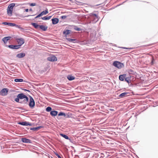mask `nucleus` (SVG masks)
<instances>
[{
	"mask_svg": "<svg viewBox=\"0 0 158 158\" xmlns=\"http://www.w3.org/2000/svg\"><path fill=\"white\" fill-rule=\"evenodd\" d=\"M32 25L34 27L38 29L40 25H39L35 23H31Z\"/></svg>",
	"mask_w": 158,
	"mask_h": 158,
	"instance_id": "aec40b11",
	"label": "nucleus"
},
{
	"mask_svg": "<svg viewBox=\"0 0 158 158\" xmlns=\"http://www.w3.org/2000/svg\"><path fill=\"white\" fill-rule=\"evenodd\" d=\"M25 11L27 12L28 11V9H26L25 10Z\"/></svg>",
	"mask_w": 158,
	"mask_h": 158,
	"instance_id": "37998d69",
	"label": "nucleus"
},
{
	"mask_svg": "<svg viewBox=\"0 0 158 158\" xmlns=\"http://www.w3.org/2000/svg\"><path fill=\"white\" fill-rule=\"evenodd\" d=\"M89 21H90V22H89V23H92V22H91L90 21V19H89Z\"/></svg>",
	"mask_w": 158,
	"mask_h": 158,
	"instance_id": "de8ad7c7",
	"label": "nucleus"
},
{
	"mask_svg": "<svg viewBox=\"0 0 158 158\" xmlns=\"http://www.w3.org/2000/svg\"><path fill=\"white\" fill-rule=\"evenodd\" d=\"M52 16H49L48 17H46V16L44 17H43L42 18V19L44 20H48L50 19L52 17Z\"/></svg>",
	"mask_w": 158,
	"mask_h": 158,
	"instance_id": "bb28decb",
	"label": "nucleus"
},
{
	"mask_svg": "<svg viewBox=\"0 0 158 158\" xmlns=\"http://www.w3.org/2000/svg\"><path fill=\"white\" fill-rule=\"evenodd\" d=\"M74 29L78 31H80L81 30V28H78L77 27H75Z\"/></svg>",
	"mask_w": 158,
	"mask_h": 158,
	"instance_id": "e433bc0d",
	"label": "nucleus"
},
{
	"mask_svg": "<svg viewBox=\"0 0 158 158\" xmlns=\"http://www.w3.org/2000/svg\"><path fill=\"white\" fill-rule=\"evenodd\" d=\"M67 78L69 81H72L75 79V77L71 75H69L67 76Z\"/></svg>",
	"mask_w": 158,
	"mask_h": 158,
	"instance_id": "6ab92c4d",
	"label": "nucleus"
},
{
	"mask_svg": "<svg viewBox=\"0 0 158 158\" xmlns=\"http://www.w3.org/2000/svg\"><path fill=\"white\" fill-rule=\"evenodd\" d=\"M52 23L53 24H57L59 21V19L56 18L52 19Z\"/></svg>",
	"mask_w": 158,
	"mask_h": 158,
	"instance_id": "ddd939ff",
	"label": "nucleus"
},
{
	"mask_svg": "<svg viewBox=\"0 0 158 158\" xmlns=\"http://www.w3.org/2000/svg\"><path fill=\"white\" fill-rule=\"evenodd\" d=\"M93 138H96V137H93Z\"/></svg>",
	"mask_w": 158,
	"mask_h": 158,
	"instance_id": "09e8293b",
	"label": "nucleus"
},
{
	"mask_svg": "<svg viewBox=\"0 0 158 158\" xmlns=\"http://www.w3.org/2000/svg\"><path fill=\"white\" fill-rule=\"evenodd\" d=\"M89 149H92L91 148H89Z\"/></svg>",
	"mask_w": 158,
	"mask_h": 158,
	"instance_id": "3c124183",
	"label": "nucleus"
},
{
	"mask_svg": "<svg viewBox=\"0 0 158 158\" xmlns=\"http://www.w3.org/2000/svg\"><path fill=\"white\" fill-rule=\"evenodd\" d=\"M113 65L115 67L119 69H121L124 66L123 63L118 61H114L113 63Z\"/></svg>",
	"mask_w": 158,
	"mask_h": 158,
	"instance_id": "7ed1b4c3",
	"label": "nucleus"
},
{
	"mask_svg": "<svg viewBox=\"0 0 158 158\" xmlns=\"http://www.w3.org/2000/svg\"><path fill=\"white\" fill-rule=\"evenodd\" d=\"M124 48L127 49V48Z\"/></svg>",
	"mask_w": 158,
	"mask_h": 158,
	"instance_id": "603ef678",
	"label": "nucleus"
},
{
	"mask_svg": "<svg viewBox=\"0 0 158 158\" xmlns=\"http://www.w3.org/2000/svg\"><path fill=\"white\" fill-rule=\"evenodd\" d=\"M40 29L44 31H46L47 29V27L43 25H40L39 27Z\"/></svg>",
	"mask_w": 158,
	"mask_h": 158,
	"instance_id": "dca6fc26",
	"label": "nucleus"
},
{
	"mask_svg": "<svg viewBox=\"0 0 158 158\" xmlns=\"http://www.w3.org/2000/svg\"><path fill=\"white\" fill-rule=\"evenodd\" d=\"M2 24L4 25H8L9 26H16L17 27L18 26V25L12 23H7L6 22H4L2 23Z\"/></svg>",
	"mask_w": 158,
	"mask_h": 158,
	"instance_id": "1a4fd4ad",
	"label": "nucleus"
},
{
	"mask_svg": "<svg viewBox=\"0 0 158 158\" xmlns=\"http://www.w3.org/2000/svg\"><path fill=\"white\" fill-rule=\"evenodd\" d=\"M101 155H102L101 156V157H102V158H103V157H104V154H103V153H101Z\"/></svg>",
	"mask_w": 158,
	"mask_h": 158,
	"instance_id": "79ce46f5",
	"label": "nucleus"
},
{
	"mask_svg": "<svg viewBox=\"0 0 158 158\" xmlns=\"http://www.w3.org/2000/svg\"><path fill=\"white\" fill-rule=\"evenodd\" d=\"M16 40L20 47L24 43V40L23 38L16 39Z\"/></svg>",
	"mask_w": 158,
	"mask_h": 158,
	"instance_id": "423d86ee",
	"label": "nucleus"
},
{
	"mask_svg": "<svg viewBox=\"0 0 158 158\" xmlns=\"http://www.w3.org/2000/svg\"><path fill=\"white\" fill-rule=\"evenodd\" d=\"M153 60H154V59L153 58L152 59V62H151V64H153Z\"/></svg>",
	"mask_w": 158,
	"mask_h": 158,
	"instance_id": "c03bdc74",
	"label": "nucleus"
},
{
	"mask_svg": "<svg viewBox=\"0 0 158 158\" xmlns=\"http://www.w3.org/2000/svg\"><path fill=\"white\" fill-rule=\"evenodd\" d=\"M15 3H12L10 4L8 6V8H10L11 9H13V8L15 6Z\"/></svg>",
	"mask_w": 158,
	"mask_h": 158,
	"instance_id": "cd10ccee",
	"label": "nucleus"
},
{
	"mask_svg": "<svg viewBox=\"0 0 158 158\" xmlns=\"http://www.w3.org/2000/svg\"><path fill=\"white\" fill-rule=\"evenodd\" d=\"M8 92V89L6 88H4L0 92V94L2 96H5L7 95Z\"/></svg>",
	"mask_w": 158,
	"mask_h": 158,
	"instance_id": "0eeeda50",
	"label": "nucleus"
},
{
	"mask_svg": "<svg viewBox=\"0 0 158 158\" xmlns=\"http://www.w3.org/2000/svg\"><path fill=\"white\" fill-rule=\"evenodd\" d=\"M55 154L58 157V158H62L58 153H55Z\"/></svg>",
	"mask_w": 158,
	"mask_h": 158,
	"instance_id": "ea45409f",
	"label": "nucleus"
},
{
	"mask_svg": "<svg viewBox=\"0 0 158 158\" xmlns=\"http://www.w3.org/2000/svg\"><path fill=\"white\" fill-rule=\"evenodd\" d=\"M59 116H63L64 117L66 116V114L65 113L62 112H60L58 114Z\"/></svg>",
	"mask_w": 158,
	"mask_h": 158,
	"instance_id": "c756f323",
	"label": "nucleus"
},
{
	"mask_svg": "<svg viewBox=\"0 0 158 158\" xmlns=\"http://www.w3.org/2000/svg\"><path fill=\"white\" fill-rule=\"evenodd\" d=\"M89 146H92V144H94V143H96V142L95 141L93 142H92L90 140H89Z\"/></svg>",
	"mask_w": 158,
	"mask_h": 158,
	"instance_id": "72a5a7b5",
	"label": "nucleus"
},
{
	"mask_svg": "<svg viewBox=\"0 0 158 158\" xmlns=\"http://www.w3.org/2000/svg\"><path fill=\"white\" fill-rule=\"evenodd\" d=\"M47 60L50 61H54L57 60V58L54 55H50L47 58Z\"/></svg>",
	"mask_w": 158,
	"mask_h": 158,
	"instance_id": "39448f33",
	"label": "nucleus"
},
{
	"mask_svg": "<svg viewBox=\"0 0 158 158\" xmlns=\"http://www.w3.org/2000/svg\"><path fill=\"white\" fill-rule=\"evenodd\" d=\"M60 135H61V136H62V137H64L66 139L70 140V139L69 138L68 136L66 135H64V134H60Z\"/></svg>",
	"mask_w": 158,
	"mask_h": 158,
	"instance_id": "393cba45",
	"label": "nucleus"
},
{
	"mask_svg": "<svg viewBox=\"0 0 158 158\" xmlns=\"http://www.w3.org/2000/svg\"><path fill=\"white\" fill-rule=\"evenodd\" d=\"M19 100H20L19 98L17 97L15 99V101L16 102H19V103H23L22 101H21V100H20V101H19Z\"/></svg>",
	"mask_w": 158,
	"mask_h": 158,
	"instance_id": "7c9ffc66",
	"label": "nucleus"
},
{
	"mask_svg": "<svg viewBox=\"0 0 158 158\" xmlns=\"http://www.w3.org/2000/svg\"><path fill=\"white\" fill-rule=\"evenodd\" d=\"M71 32V31L69 30H64L63 31V34L65 35H68Z\"/></svg>",
	"mask_w": 158,
	"mask_h": 158,
	"instance_id": "5701e85b",
	"label": "nucleus"
},
{
	"mask_svg": "<svg viewBox=\"0 0 158 158\" xmlns=\"http://www.w3.org/2000/svg\"><path fill=\"white\" fill-rule=\"evenodd\" d=\"M25 53H20L16 55V56L17 57L20 58L23 57H24L25 56Z\"/></svg>",
	"mask_w": 158,
	"mask_h": 158,
	"instance_id": "a211bd4d",
	"label": "nucleus"
},
{
	"mask_svg": "<svg viewBox=\"0 0 158 158\" xmlns=\"http://www.w3.org/2000/svg\"><path fill=\"white\" fill-rule=\"evenodd\" d=\"M89 19H90V21L92 22V23H96L99 19L98 13L94 11L89 14Z\"/></svg>",
	"mask_w": 158,
	"mask_h": 158,
	"instance_id": "f257e3e1",
	"label": "nucleus"
},
{
	"mask_svg": "<svg viewBox=\"0 0 158 158\" xmlns=\"http://www.w3.org/2000/svg\"><path fill=\"white\" fill-rule=\"evenodd\" d=\"M19 124L20 125H21L23 126H31V123H29L28 122H19Z\"/></svg>",
	"mask_w": 158,
	"mask_h": 158,
	"instance_id": "9d476101",
	"label": "nucleus"
},
{
	"mask_svg": "<svg viewBox=\"0 0 158 158\" xmlns=\"http://www.w3.org/2000/svg\"><path fill=\"white\" fill-rule=\"evenodd\" d=\"M25 90L27 91L28 92H30V91L29 90H28L25 89Z\"/></svg>",
	"mask_w": 158,
	"mask_h": 158,
	"instance_id": "49530a36",
	"label": "nucleus"
},
{
	"mask_svg": "<svg viewBox=\"0 0 158 158\" xmlns=\"http://www.w3.org/2000/svg\"><path fill=\"white\" fill-rule=\"evenodd\" d=\"M129 96V93L127 92H124L120 94L119 97L122 98H124Z\"/></svg>",
	"mask_w": 158,
	"mask_h": 158,
	"instance_id": "9b49d317",
	"label": "nucleus"
},
{
	"mask_svg": "<svg viewBox=\"0 0 158 158\" xmlns=\"http://www.w3.org/2000/svg\"><path fill=\"white\" fill-rule=\"evenodd\" d=\"M11 38L10 36H7L3 38L2 39V41L5 44L7 43L8 41Z\"/></svg>",
	"mask_w": 158,
	"mask_h": 158,
	"instance_id": "6e6552de",
	"label": "nucleus"
},
{
	"mask_svg": "<svg viewBox=\"0 0 158 158\" xmlns=\"http://www.w3.org/2000/svg\"><path fill=\"white\" fill-rule=\"evenodd\" d=\"M13 10V9L8 8V7L7 12V14L11 16L12 15Z\"/></svg>",
	"mask_w": 158,
	"mask_h": 158,
	"instance_id": "2eb2a0df",
	"label": "nucleus"
},
{
	"mask_svg": "<svg viewBox=\"0 0 158 158\" xmlns=\"http://www.w3.org/2000/svg\"><path fill=\"white\" fill-rule=\"evenodd\" d=\"M29 97L30 100L28 105L31 108L33 109L34 108L35 105V102L32 97L29 96Z\"/></svg>",
	"mask_w": 158,
	"mask_h": 158,
	"instance_id": "20e7f679",
	"label": "nucleus"
},
{
	"mask_svg": "<svg viewBox=\"0 0 158 158\" xmlns=\"http://www.w3.org/2000/svg\"><path fill=\"white\" fill-rule=\"evenodd\" d=\"M36 4L35 3H31L30 4V5L31 6H36Z\"/></svg>",
	"mask_w": 158,
	"mask_h": 158,
	"instance_id": "c9c22d12",
	"label": "nucleus"
},
{
	"mask_svg": "<svg viewBox=\"0 0 158 158\" xmlns=\"http://www.w3.org/2000/svg\"><path fill=\"white\" fill-rule=\"evenodd\" d=\"M42 127V126H39L38 127H34L33 128H31V130H34V131H36L38 130L39 129H40V128Z\"/></svg>",
	"mask_w": 158,
	"mask_h": 158,
	"instance_id": "a878e982",
	"label": "nucleus"
},
{
	"mask_svg": "<svg viewBox=\"0 0 158 158\" xmlns=\"http://www.w3.org/2000/svg\"><path fill=\"white\" fill-rule=\"evenodd\" d=\"M96 35V31H94L93 33H91L90 34V36L91 37L92 36V38H94L93 40H94Z\"/></svg>",
	"mask_w": 158,
	"mask_h": 158,
	"instance_id": "b1692460",
	"label": "nucleus"
},
{
	"mask_svg": "<svg viewBox=\"0 0 158 158\" xmlns=\"http://www.w3.org/2000/svg\"><path fill=\"white\" fill-rule=\"evenodd\" d=\"M14 81L16 82H21L23 81L22 79L16 78L15 79Z\"/></svg>",
	"mask_w": 158,
	"mask_h": 158,
	"instance_id": "c85d7f7f",
	"label": "nucleus"
},
{
	"mask_svg": "<svg viewBox=\"0 0 158 158\" xmlns=\"http://www.w3.org/2000/svg\"><path fill=\"white\" fill-rule=\"evenodd\" d=\"M21 140L23 143H31V141L29 139L22 138L21 139Z\"/></svg>",
	"mask_w": 158,
	"mask_h": 158,
	"instance_id": "4468645a",
	"label": "nucleus"
},
{
	"mask_svg": "<svg viewBox=\"0 0 158 158\" xmlns=\"http://www.w3.org/2000/svg\"><path fill=\"white\" fill-rule=\"evenodd\" d=\"M17 97L19 98L20 100L23 99L22 101L23 103H26L28 100V98L23 93L18 94Z\"/></svg>",
	"mask_w": 158,
	"mask_h": 158,
	"instance_id": "f03ea898",
	"label": "nucleus"
},
{
	"mask_svg": "<svg viewBox=\"0 0 158 158\" xmlns=\"http://www.w3.org/2000/svg\"><path fill=\"white\" fill-rule=\"evenodd\" d=\"M52 110V108L51 107L48 106L47 107L46 109V110L47 112H49Z\"/></svg>",
	"mask_w": 158,
	"mask_h": 158,
	"instance_id": "2f4dec72",
	"label": "nucleus"
},
{
	"mask_svg": "<svg viewBox=\"0 0 158 158\" xmlns=\"http://www.w3.org/2000/svg\"><path fill=\"white\" fill-rule=\"evenodd\" d=\"M92 153V152H91V153H90L91 154Z\"/></svg>",
	"mask_w": 158,
	"mask_h": 158,
	"instance_id": "8fccbe9b",
	"label": "nucleus"
},
{
	"mask_svg": "<svg viewBox=\"0 0 158 158\" xmlns=\"http://www.w3.org/2000/svg\"><path fill=\"white\" fill-rule=\"evenodd\" d=\"M68 40L69 41V42H74V41H76V40L74 39H68Z\"/></svg>",
	"mask_w": 158,
	"mask_h": 158,
	"instance_id": "473e14b6",
	"label": "nucleus"
},
{
	"mask_svg": "<svg viewBox=\"0 0 158 158\" xmlns=\"http://www.w3.org/2000/svg\"><path fill=\"white\" fill-rule=\"evenodd\" d=\"M41 15L40 14H39V15H37L35 18V19H36L38 18H39L40 17H41Z\"/></svg>",
	"mask_w": 158,
	"mask_h": 158,
	"instance_id": "a19ab883",
	"label": "nucleus"
},
{
	"mask_svg": "<svg viewBox=\"0 0 158 158\" xmlns=\"http://www.w3.org/2000/svg\"><path fill=\"white\" fill-rule=\"evenodd\" d=\"M89 134H92V132H93V134H94V133H96V132H94L92 130H90V129H89Z\"/></svg>",
	"mask_w": 158,
	"mask_h": 158,
	"instance_id": "4c0bfd02",
	"label": "nucleus"
},
{
	"mask_svg": "<svg viewBox=\"0 0 158 158\" xmlns=\"http://www.w3.org/2000/svg\"><path fill=\"white\" fill-rule=\"evenodd\" d=\"M6 46H8L9 48L11 49H18L20 48L19 46L18 45H6Z\"/></svg>",
	"mask_w": 158,
	"mask_h": 158,
	"instance_id": "f8f14e48",
	"label": "nucleus"
},
{
	"mask_svg": "<svg viewBox=\"0 0 158 158\" xmlns=\"http://www.w3.org/2000/svg\"><path fill=\"white\" fill-rule=\"evenodd\" d=\"M125 74H123L122 75L119 76V79L121 81H123L124 80L125 77Z\"/></svg>",
	"mask_w": 158,
	"mask_h": 158,
	"instance_id": "412c9836",
	"label": "nucleus"
},
{
	"mask_svg": "<svg viewBox=\"0 0 158 158\" xmlns=\"http://www.w3.org/2000/svg\"><path fill=\"white\" fill-rule=\"evenodd\" d=\"M66 16L65 15L62 16L61 18L62 19H65L66 18Z\"/></svg>",
	"mask_w": 158,
	"mask_h": 158,
	"instance_id": "58836bf2",
	"label": "nucleus"
},
{
	"mask_svg": "<svg viewBox=\"0 0 158 158\" xmlns=\"http://www.w3.org/2000/svg\"><path fill=\"white\" fill-rule=\"evenodd\" d=\"M48 13V10L47 9L45 11H42L41 13H40L41 16H43L44 15H45L47 14Z\"/></svg>",
	"mask_w": 158,
	"mask_h": 158,
	"instance_id": "4be33fe9",
	"label": "nucleus"
},
{
	"mask_svg": "<svg viewBox=\"0 0 158 158\" xmlns=\"http://www.w3.org/2000/svg\"><path fill=\"white\" fill-rule=\"evenodd\" d=\"M29 11H32V9H29Z\"/></svg>",
	"mask_w": 158,
	"mask_h": 158,
	"instance_id": "a18cd8bd",
	"label": "nucleus"
},
{
	"mask_svg": "<svg viewBox=\"0 0 158 158\" xmlns=\"http://www.w3.org/2000/svg\"><path fill=\"white\" fill-rule=\"evenodd\" d=\"M125 80L128 83H129V79L128 77H126L125 79Z\"/></svg>",
	"mask_w": 158,
	"mask_h": 158,
	"instance_id": "f704fd0d",
	"label": "nucleus"
},
{
	"mask_svg": "<svg viewBox=\"0 0 158 158\" xmlns=\"http://www.w3.org/2000/svg\"><path fill=\"white\" fill-rule=\"evenodd\" d=\"M58 113V112L56 111L53 110L51 111L50 112L51 115L53 116H55L57 115Z\"/></svg>",
	"mask_w": 158,
	"mask_h": 158,
	"instance_id": "f3484780",
	"label": "nucleus"
}]
</instances>
